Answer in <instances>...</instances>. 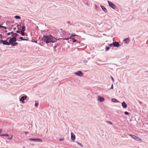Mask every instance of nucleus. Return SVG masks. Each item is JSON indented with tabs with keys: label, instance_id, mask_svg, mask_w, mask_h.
<instances>
[{
	"label": "nucleus",
	"instance_id": "412c9836",
	"mask_svg": "<svg viewBox=\"0 0 148 148\" xmlns=\"http://www.w3.org/2000/svg\"><path fill=\"white\" fill-rule=\"evenodd\" d=\"M14 18L16 19H20L21 17L19 16H14Z\"/></svg>",
	"mask_w": 148,
	"mask_h": 148
},
{
	"label": "nucleus",
	"instance_id": "79ce46f5",
	"mask_svg": "<svg viewBox=\"0 0 148 148\" xmlns=\"http://www.w3.org/2000/svg\"><path fill=\"white\" fill-rule=\"evenodd\" d=\"M111 78L112 80L114 82V79L113 78L112 76H111Z\"/></svg>",
	"mask_w": 148,
	"mask_h": 148
},
{
	"label": "nucleus",
	"instance_id": "9d476101",
	"mask_svg": "<svg viewBox=\"0 0 148 148\" xmlns=\"http://www.w3.org/2000/svg\"><path fill=\"white\" fill-rule=\"evenodd\" d=\"M27 98V96L26 95L22 96L20 99V101L22 103L24 102V101Z\"/></svg>",
	"mask_w": 148,
	"mask_h": 148
},
{
	"label": "nucleus",
	"instance_id": "5701e85b",
	"mask_svg": "<svg viewBox=\"0 0 148 148\" xmlns=\"http://www.w3.org/2000/svg\"><path fill=\"white\" fill-rule=\"evenodd\" d=\"M77 144L79 145L80 146V147H83V145H82V144L81 143H79L78 142H77Z\"/></svg>",
	"mask_w": 148,
	"mask_h": 148
},
{
	"label": "nucleus",
	"instance_id": "473e14b6",
	"mask_svg": "<svg viewBox=\"0 0 148 148\" xmlns=\"http://www.w3.org/2000/svg\"><path fill=\"white\" fill-rule=\"evenodd\" d=\"M124 114L125 115H128L129 114V113L127 112H125Z\"/></svg>",
	"mask_w": 148,
	"mask_h": 148
},
{
	"label": "nucleus",
	"instance_id": "c03bdc74",
	"mask_svg": "<svg viewBox=\"0 0 148 148\" xmlns=\"http://www.w3.org/2000/svg\"><path fill=\"white\" fill-rule=\"evenodd\" d=\"M10 34H11L10 32H9L7 34V35L8 36H9V35H10Z\"/></svg>",
	"mask_w": 148,
	"mask_h": 148
},
{
	"label": "nucleus",
	"instance_id": "cd10ccee",
	"mask_svg": "<svg viewBox=\"0 0 148 148\" xmlns=\"http://www.w3.org/2000/svg\"><path fill=\"white\" fill-rule=\"evenodd\" d=\"M18 34L16 33H14L13 37L16 38V37L18 36Z\"/></svg>",
	"mask_w": 148,
	"mask_h": 148
},
{
	"label": "nucleus",
	"instance_id": "c85d7f7f",
	"mask_svg": "<svg viewBox=\"0 0 148 148\" xmlns=\"http://www.w3.org/2000/svg\"><path fill=\"white\" fill-rule=\"evenodd\" d=\"M12 136H10L8 137V138L9 140H11L12 139Z\"/></svg>",
	"mask_w": 148,
	"mask_h": 148
},
{
	"label": "nucleus",
	"instance_id": "9b49d317",
	"mask_svg": "<svg viewBox=\"0 0 148 148\" xmlns=\"http://www.w3.org/2000/svg\"><path fill=\"white\" fill-rule=\"evenodd\" d=\"M113 46L115 47H119L121 46L118 42H113Z\"/></svg>",
	"mask_w": 148,
	"mask_h": 148
},
{
	"label": "nucleus",
	"instance_id": "4be33fe9",
	"mask_svg": "<svg viewBox=\"0 0 148 148\" xmlns=\"http://www.w3.org/2000/svg\"><path fill=\"white\" fill-rule=\"evenodd\" d=\"M17 27V29L18 30H20V28L21 27V25H18Z\"/></svg>",
	"mask_w": 148,
	"mask_h": 148
},
{
	"label": "nucleus",
	"instance_id": "a19ab883",
	"mask_svg": "<svg viewBox=\"0 0 148 148\" xmlns=\"http://www.w3.org/2000/svg\"><path fill=\"white\" fill-rule=\"evenodd\" d=\"M0 38L1 39H2V35L1 34H0Z\"/></svg>",
	"mask_w": 148,
	"mask_h": 148
},
{
	"label": "nucleus",
	"instance_id": "6e6552de",
	"mask_svg": "<svg viewBox=\"0 0 148 148\" xmlns=\"http://www.w3.org/2000/svg\"><path fill=\"white\" fill-rule=\"evenodd\" d=\"M72 37H73V34H71V35L70 37H68L67 38H58V40L62 39L63 40H68L70 39H72V38H72Z\"/></svg>",
	"mask_w": 148,
	"mask_h": 148
},
{
	"label": "nucleus",
	"instance_id": "f8f14e48",
	"mask_svg": "<svg viewBox=\"0 0 148 148\" xmlns=\"http://www.w3.org/2000/svg\"><path fill=\"white\" fill-rule=\"evenodd\" d=\"M71 138L72 140H74L75 138V134L72 132H71Z\"/></svg>",
	"mask_w": 148,
	"mask_h": 148
},
{
	"label": "nucleus",
	"instance_id": "f257e3e1",
	"mask_svg": "<svg viewBox=\"0 0 148 148\" xmlns=\"http://www.w3.org/2000/svg\"><path fill=\"white\" fill-rule=\"evenodd\" d=\"M58 40L56 39L55 37H53L51 35L49 36L45 35L40 40L43 41L46 43L47 44L48 43L52 42V43L55 42Z\"/></svg>",
	"mask_w": 148,
	"mask_h": 148
},
{
	"label": "nucleus",
	"instance_id": "37998d69",
	"mask_svg": "<svg viewBox=\"0 0 148 148\" xmlns=\"http://www.w3.org/2000/svg\"><path fill=\"white\" fill-rule=\"evenodd\" d=\"M25 134L26 135H27L28 133V132H25Z\"/></svg>",
	"mask_w": 148,
	"mask_h": 148
},
{
	"label": "nucleus",
	"instance_id": "de8ad7c7",
	"mask_svg": "<svg viewBox=\"0 0 148 148\" xmlns=\"http://www.w3.org/2000/svg\"><path fill=\"white\" fill-rule=\"evenodd\" d=\"M2 130V129H0V134L1 133Z\"/></svg>",
	"mask_w": 148,
	"mask_h": 148
},
{
	"label": "nucleus",
	"instance_id": "a18cd8bd",
	"mask_svg": "<svg viewBox=\"0 0 148 148\" xmlns=\"http://www.w3.org/2000/svg\"><path fill=\"white\" fill-rule=\"evenodd\" d=\"M28 39H24L23 40H26V41H28Z\"/></svg>",
	"mask_w": 148,
	"mask_h": 148
},
{
	"label": "nucleus",
	"instance_id": "bb28decb",
	"mask_svg": "<svg viewBox=\"0 0 148 148\" xmlns=\"http://www.w3.org/2000/svg\"><path fill=\"white\" fill-rule=\"evenodd\" d=\"M109 49H110V47H106L105 48V49H106V51H107Z\"/></svg>",
	"mask_w": 148,
	"mask_h": 148
},
{
	"label": "nucleus",
	"instance_id": "2f4dec72",
	"mask_svg": "<svg viewBox=\"0 0 148 148\" xmlns=\"http://www.w3.org/2000/svg\"><path fill=\"white\" fill-rule=\"evenodd\" d=\"M113 42L109 44V46L111 47L113 46Z\"/></svg>",
	"mask_w": 148,
	"mask_h": 148
},
{
	"label": "nucleus",
	"instance_id": "0eeeda50",
	"mask_svg": "<svg viewBox=\"0 0 148 148\" xmlns=\"http://www.w3.org/2000/svg\"><path fill=\"white\" fill-rule=\"evenodd\" d=\"M10 38H8L6 40L3 41V44L4 45H10V42H8V40Z\"/></svg>",
	"mask_w": 148,
	"mask_h": 148
},
{
	"label": "nucleus",
	"instance_id": "393cba45",
	"mask_svg": "<svg viewBox=\"0 0 148 148\" xmlns=\"http://www.w3.org/2000/svg\"><path fill=\"white\" fill-rule=\"evenodd\" d=\"M21 31L22 32H21V35L23 36H25V34L24 33V32Z\"/></svg>",
	"mask_w": 148,
	"mask_h": 148
},
{
	"label": "nucleus",
	"instance_id": "dca6fc26",
	"mask_svg": "<svg viewBox=\"0 0 148 148\" xmlns=\"http://www.w3.org/2000/svg\"><path fill=\"white\" fill-rule=\"evenodd\" d=\"M130 41V40L129 38H126L123 41L125 42V44H128Z\"/></svg>",
	"mask_w": 148,
	"mask_h": 148
},
{
	"label": "nucleus",
	"instance_id": "b1692460",
	"mask_svg": "<svg viewBox=\"0 0 148 148\" xmlns=\"http://www.w3.org/2000/svg\"><path fill=\"white\" fill-rule=\"evenodd\" d=\"M106 122L108 124H109L110 125H112V123L111 122L109 121H106Z\"/></svg>",
	"mask_w": 148,
	"mask_h": 148
},
{
	"label": "nucleus",
	"instance_id": "e433bc0d",
	"mask_svg": "<svg viewBox=\"0 0 148 148\" xmlns=\"http://www.w3.org/2000/svg\"><path fill=\"white\" fill-rule=\"evenodd\" d=\"M19 38L21 40H24L23 38L22 37H20Z\"/></svg>",
	"mask_w": 148,
	"mask_h": 148
},
{
	"label": "nucleus",
	"instance_id": "a878e982",
	"mask_svg": "<svg viewBox=\"0 0 148 148\" xmlns=\"http://www.w3.org/2000/svg\"><path fill=\"white\" fill-rule=\"evenodd\" d=\"M58 45V43H57V44H55V46H54L53 47V48L54 49H55V50H56V47Z\"/></svg>",
	"mask_w": 148,
	"mask_h": 148
},
{
	"label": "nucleus",
	"instance_id": "ea45409f",
	"mask_svg": "<svg viewBox=\"0 0 148 148\" xmlns=\"http://www.w3.org/2000/svg\"><path fill=\"white\" fill-rule=\"evenodd\" d=\"M64 140V138H60L59 139V140L61 141L63 140Z\"/></svg>",
	"mask_w": 148,
	"mask_h": 148
},
{
	"label": "nucleus",
	"instance_id": "8fccbe9b",
	"mask_svg": "<svg viewBox=\"0 0 148 148\" xmlns=\"http://www.w3.org/2000/svg\"><path fill=\"white\" fill-rule=\"evenodd\" d=\"M95 7L96 8H97V6L96 5H95Z\"/></svg>",
	"mask_w": 148,
	"mask_h": 148
},
{
	"label": "nucleus",
	"instance_id": "7ed1b4c3",
	"mask_svg": "<svg viewBox=\"0 0 148 148\" xmlns=\"http://www.w3.org/2000/svg\"><path fill=\"white\" fill-rule=\"evenodd\" d=\"M108 3L109 5L112 9H116V6L112 2L108 1Z\"/></svg>",
	"mask_w": 148,
	"mask_h": 148
},
{
	"label": "nucleus",
	"instance_id": "423d86ee",
	"mask_svg": "<svg viewBox=\"0 0 148 148\" xmlns=\"http://www.w3.org/2000/svg\"><path fill=\"white\" fill-rule=\"evenodd\" d=\"M129 135L135 140H136L138 141L141 140L140 138H139L138 137L135 135L131 134H129Z\"/></svg>",
	"mask_w": 148,
	"mask_h": 148
},
{
	"label": "nucleus",
	"instance_id": "3c124183",
	"mask_svg": "<svg viewBox=\"0 0 148 148\" xmlns=\"http://www.w3.org/2000/svg\"><path fill=\"white\" fill-rule=\"evenodd\" d=\"M77 35H75V34H73V36H76Z\"/></svg>",
	"mask_w": 148,
	"mask_h": 148
},
{
	"label": "nucleus",
	"instance_id": "f704fd0d",
	"mask_svg": "<svg viewBox=\"0 0 148 148\" xmlns=\"http://www.w3.org/2000/svg\"><path fill=\"white\" fill-rule=\"evenodd\" d=\"M3 41L4 40H3L2 39H1V40H0V43H2L3 44Z\"/></svg>",
	"mask_w": 148,
	"mask_h": 148
},
{
	"label": "nucleus",
	"instance_id": "6e6d98bb",
	"mask_svg": "<svg viewBox=\"0 0 148 148\" xmlns=\"http://www.w3.org/2000/svg\"><path fill=\"white\" fill-rule=\"evenodd\" d=\"M13 25H12V27H13Z\"/></svg>",
	"mask_w": 148,
	"mask_h": 148
},
{
	"label": "nucleus",
	"instance_id": "72a5a7b5",
	"mask_svg": "<svg viewBox=\"0 0 148 148\" xmlns=\"http://www.w3.org/2000/svg\"><path fill=\"white\" fill-rule=\"evenodd\" d=\"M10 33L12 35V36H14V33L13 32H10Z\"/></svg>",
	"mask_w": 148,
	"mask_h": 148
},
{
	"label": "nucleus",
	"instance_id": "1a4fd4ad",
	"mask_svg": "<svg viewBox=\"0 0 148 148\" xmlns=\"http://www.w3.org/2000/svg\"><path fill=\"white\" fill-rule=\"evenodd\" d=\"M98 100L101 102H103L105 101V99L103 97H101L100 96H98Z\"/></svg>",
	"mask_w": 148,
	"mask_h": 148
},
{
	"label": "nucleus",
	"instance_id": "09e8293b",
	"mask_svg": "<svg viewBox=\"0 0 148 148\" xmlns=\"http://www.w3.org/2000/svg\"><path fill=\"white\" fill-rule=\"evenodd\" d=\"M13 29H14V30H15L16 29V28H14Z\"/></svg>",
	"mask_w": 148,
	"mask_h": 148
},
{
	"label": "nucleus",
	"instance_id": "6ab92c4d",
	"mask_svg": "<svg viewBox=\"0 0 148 148\" xmlns=\"http://www.w3.org/2000/svg\"><path fill=\"white\" fill-rule=\"evenodd\" d=\"M72 39L73 40L72 42H76V43H79L80 42H78V41H77V40L75 39L74 38H72Z\"/></svg>",
	"mask_w": 148,
	"mask_h": 148
},
{
	"label": "nucleus",
	"instance_id": "ddd939ff",
	"mask_svg": "<svg viewBox=\"0 0 148 148\" xmlns=\"http://www.w3.org/2000/svg\"><path fill=\"white\" fill-rule=\"evenodd\" d=\"M122 106L123 108H126L127 107V105L125 102L123 101L122 103Z\"/></svg>",
	"mask_w": 148,
	"mask_h": 148
},
{
	"label": "nucleus",
	"instance_id": "5fc2aeb1",
	"mask_svg": "<svg viewBox=\"0 0 148 148\" xmlns=\"http://www.w3.org/2000/svg\"><path fill=\"white\" fill-rule=\"evenodd\" d=\"M34 42H36V43H37V41H34Z\"/></svg>",
	"mask_w": 148,
	"mask_h": 148
},
{
	"label": "nucleus",
	"instance_id": "c9c22d12",
	"mask_svg": "<svg viewBox=\"0 0 148 148\" xmlns=\"http://www.w3.org/2000/svg\"><path fill=\"white\" fill-rule=\"evenodd\" d=\"M21 32H22V31L21 30H20V31L17 30L16 31V32L17 33H21Z\"/></svg>",
	"mask_w": 148,
	"mask_h": 148
},
{
	"label": "nucleus",
	"instance_id": "864d4df0",
	"mask_svg": "<svg viewBox=\"0 0 148 148\" xmlns=\"http://www.w3.org/2000/svg\"><path fill=\"white\" fill-rule=\"evenodd\" d=\"M5 32H7V30H5L4 31Z\"/></svg>",
	"mask_w": 148,
	"mask_h": 148
},
{
	"label": "nucleus",
	"instance_id": "39448f33",
	"mask_svg": "<svg viewBox=\"0 0 148 148\" xmlns=\"http://www.w3.org/2000/svg\"><path fill=\"white\" fill-rule=\"evenodd\" d=\"M75 74L79 76L82 77L84 75L83 73L80 71H79L75 73Z\"/></svg>",
	"mask_w": 148,
	"mask_h": 148
},
{
	"label": "nucleus",
	"instance_id": "f3484780",
	"mask_svg": "<svg viewBox=\"0 0 148 148\" xmlns=\"http://www.w3.org/2000/svg\"><path fill=\"white\" fill-rule=\"evenodd\" d=\"M10 45L12 46H15L17 45L18 43L15 42H13V43H10Z\"/></svg>",
	"mask_w": 148,
	"mask_h": 148
},
{
	"label": "nucleus",
	"instance_id": "a211bd4d",
	"mask_svg": "<svg viewBox=\"0 0 148 148\" xmlns=\"http://www.w3.org/2000/svg\"><path fill=\"white\" fill-rule=\"evenodd\" d=\"M112 101L113 102H119V101L117 100L115 98H113L112 99Z\"/></svg>",
	"mask_w": 148,
	"mask_h": 148
},
{
	"label": "nucleus",
	"instance_id": "2eb2a0df",
	"mask_svg": "<svg viewBox=\"0 0 148 148\" xmlns=\"http://www.w3.org/2000/svg\"><path fill=\"white\" fill-rule=\"evenodd\" d=\"M25 26L23 24L22 27V29H20V30H21L23 32H25Z\"/></svg>",
	"mask_w": 148,
	"mask_h": 148
},
{
	"label": "nucleus",
	"instance_id": "4468645a",
	"mask_svg": "<svg viewBox=\"0 0 148 148\" xmlns=\"http://www.w3.org/2000/svg\"><path fill=\"white\" fill-rule=\"evenodd\" d=\"M100 7L102 9V10L105 12L107 13V9L105 7L101 5Z\"/></svg>",
	"mask_w": 148,
	"mask_h": 148
},
{
	"label": "nucleus",
	"instance_id": "603ef678",
	"mask_svg": "<svg viewBox=\"0 0 148 148\" xmlns=\"http://www.w3.org/2000/svg\"><path fill=\"white\" fill-rule=\"evenodd\" d=\"M2 26H1L0 25V28H2Z\"/></svg>",
	"mask_w": 148,
	"mask_h": 148
},
{
	"label": "nucleus",
	"instance_id": "7c9ffc66",
	"mask_svg": "<svg viewBox=\"0 0 148 148\" xmlns=\"http://www.w3.org/2000/svg\"><path fill=\"white\" fill-rule=\"evenodd\" d=\"M113 84H112L110 88L109 89H113Z\"/></svg>",
	"mask_w": 148,
	"mask_h": 148
},
{
	"label": "nucleus",
	"instance_id": "20e7f679",
	"mask_svg": "<svg viewBox=\"0 0 148 148\" xmlns=\"http://www.w3.org/2000/svg\"><path fill=\"white\" fill-rule=\"evenodd\" d=\"M29 140L30 141H34L36 142H41L42 141V140L41 138H30Z\"/></svg>",
	"mask_w": 148,
	"mask_h": 148
},
{
	"label": "nucleus",
	"instance_id": "49530a36",
	"mask_svg": "<svg viewBox=\"0 0 148 148\" xmlns=\"http://www.w3.org/2000/svg\"><path fill=\"white\" fill-rule=\"evenodd\" d=\"M67 23L68 24H70L71 23V22L69 21H68L67 22Z\"/></svg>",
	"mask_w": 148,
	"mask_h": 148
},
{
	"label": "nucleus",
	"instance_id": "4c0bfd02",
	"mask_svg": "<svg viewBox=\"0 0 148 148\" xmlns=\"http://www.w3.org/2000/svg\"><path fill=\"white\" fill-rule=\"evenodd\" d=\"M88 62V60H84V63H86Z\"/></svg>",
	"mask_w": 148,
	"mask_h": 148
},
{
	"label": "nucleus",
	"instance_id": "c756f323",
	"mask_svg": "<svg viewBox=\"0 0 148 148\" xmlns=\"http://www.w3.org/2000/svg\"><path fill=\"white\" fill-rule=\"evenodd\" d=\"M38 103H37L36 102L35 103V106L36 107H37L38 106Z\"/></svg>",
	"mask_w": 148,
	"mask_h": 148
},
{
	"label": "nucleus",
	"instance_id": "58836bf2",
	"mask_svg": "<svg viewBox=\"0 0 148 148\" xmlns=\"http://www.w3.org/2000/svg\"><path fill=\"white\" fill-rule=\"evenodd\" d=\"M2 28H3L5 29H7V27H4V26H2Z\"/></svg>",
	"mask_w": 148,
	"mask_h": 148
},
{
	"label": "nucleus",
	"instance_id": "aec40b11",
	"mask_svg": "<svg viewBox=\"0 0 148 148\" xmlns=\"http://www.w3.org/2000/svg\"><path fill=\"white\" fill-rule=\"evenodd\" d=\"M0 136H7V137H8L9 135L8 134H1L0 135Z\"/></svg>",
	"mask_w": 148,
	"mask_h": 148
},
{
	"label": "nucleus",
	"instance_id": "f03ea898",
	"mask_svg": "<svg viewBox=\"0 0 148 148\" xmlns=\"http://www.w3.org/2000/svg\"><path fill=\"white\" fill-rule=\"evenodd\" d=\"M10 38L9 39H10L9 40V42H10V43H13V42H16V41H18V40L16 38L13 37H10Z\"/></svg>",
	"mask_w": 148,
	"mask_h": 148
}]
</instances>
